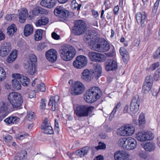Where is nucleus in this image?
Segmentation results:
<instances>
[{
	"instance_id": "f257e3e1",
	"label": "nucleus",
	"mask_w": 160,
	"mask_h": 160,
	"mask_svg": "<svg viewBox=\"0 0 160 160\" xmlns=\"http://www.w3.org/2000/svg\"><path fill=\"white\" fill-rule=\"evenodd\" d=\"M102 95L100 88L94 87L90 88L84 96V99L87 102L92 103L98 99Z\"/></svg>"
},
{
	"instance_id": "f03ea898",
	"label": "nucleus",
	"mask_w": 160,
	"mask_h": 160,
	"mask_svg": "<svg viewBox=\"0 0 160 160\" xmlns=\"http://www.w3.org/2000/svg\"><path fill=\"white\" fill-rule=\"evenodd\" d=\"M59 53L62 60L69 61L74 58L76 51L73 46L70 45H66L61 47Z\"/></svg>"
},
{
	"instance_id": "7ed1b4c3",
	"label": "nucleus",
	"mask_w": 160,
	"mask_h": 160,
	"mask_svg": "<svg viewBox=\"0 0 160 160\" xmlns=\"http://www.w3.org/2000/svg\"><path fill=\"white\" fill-rule=\"evenodd\" d=\"M89 43L90 48L92 50L100 52H107L110 49L109 43L106 41H104L97 44L93 40H91Z\"/></svg>"
},
{
	"instance_id": "20e7f679",
	"label": "nucleus",
	"mask_w": 160,
	"mask_h": 160,
	"mask_svg": "<svg viewBox=\"0 0 160 160\" xmlns=\"http://www.w3.org/2000/svg\"><path fill=\"white\" fill-rule=\"evenodd\" d=\"M136 135L137 139L138 141L141 142L150 140L154 138L153 134L149 132H139L136 134Z\"/></svg>"
},
{
	"instance_id": "39448f33",
	"label": "nucleus",
	"mask_w": 160,
	"mask_h": 160,
	"mask_svg": "<svg viewBox=\"0 0 160 160\" xmlns=\"http://www.w3.org/2000/svg\"><path fill=\"white\" fill-rule=\"evenodd\" d=\"M55 15L62 18V20L66 19L69 16V12L67 10L63 9L61 7H58L54 10Z\"/></svg>"
},
{
	"instance_id": "423d86ee",
	"label": "nucleus",
	"mask_w": 160,
	"mask_h": 160,
	"mask_svg": "<svg viewBox=\"0 0 160 160\" xmlns=\"http://www.w3.org/2000/svg\"><path fill=\"white\" fill-rule=\"evenodd\" d=\"M134 132L135 128L133 126L128 125L120 128L118 133L122 136H129L133 134Z\"/></svg>"
},
{
	"instance_id": "0eeeda50",
	"label": "nucleus",
	"mask_w": 160,
	"mask_h": 160,
	"mask_svg": "<svg viewBox=\"0 0 160 160\" xmlns=\"http://www.w3.org/2000/svg\"><path fill=\"white\" fill-rule=\"evenodd\" d=\"M73 80L71 79L69 81L68 83L71 85L72 88L69 91H72L71 94L73 95H79L80 93V82L76 81L73 83Z\"/></svg>"
},
{
	"instance_id": "6e6552de",
	"label": "nucleus",
	"mask_w": 160,
	"mask_h": 160,
	"mask_svg": "<svg viewBox=\"0 0 160 160\" xmlns=\"http://www.w3.org/2000/svg\"><path fill=\"white\" fill-rule=\"evenodd\" d=\"M88 56L90 59L94 62H101L104 61L106 59L105 55L98 52H90Z\"/></svg>"
},
{
	"instance_id": "1a4fd4ad",
	"label": "nucleus",
	"mask_w": 160,
	"mask_h": 160,
	"mask_svg": "<svg viewBox=\"0 0 160 160\" xmlns=\"http://www.w3.org/2000/svg\"><path fill=\"white\" fill-rule=\"evenodd\" d=\"M140 105V100L139 96L138 95L133 97L131 102L130 109L131 112L135 113L139 109Z\"/></svg>"
},
{
	"instance_id": "9d476101",
	"label": "nucleus",
	"mask_w": 160,
	"mask_h": 160,
	"mask_svg": "<svg viewBox=\"0 0 160 160\" xmlns=\"http://www.w3.org/2000/svg\"><path fill=\"white\" fill-rule=\"evenodd\" d=\"M11 49V44L10 42H5L2 44L0 48V55L2 57L7 56Z\"/></svg>"
},
{
	"instance_id": "9b49d317",
	"label": "nucleus",
	"mask_w": 160,
	"mask_h": 160,
	"mask_svg": "<svg viewBox=\"0 0 160 160\" xmlns=\"http://www.w3.org/2000/svg\"><path fill=\"white\" fill-rule=\"evenodd\" d=\"M90 72L93 78H94L97 80L101 76L102 73L101 66L98 63L95 64L93 65V69H90Z\"/></svg>"
},
{
	"instance_id": "f8f14e48",
	"label": "nucleus",
	"mask_w": 160,
	"mask_h": 160,
	"mask_svg": "<svg viewBox=\"0 0 160 160\" xmlns=\"http://www.w3.org/2000/svg\"><path fill=\"white\" fill-rule=\"evenodd\" d=\"M94 109V107L87 105L81 106V117L90 116Z\"/></svg>"
},
{
	"instance_id": "ddd939ff",
	"label": "nucleus",
	"mask_w": 160,
	"mask_h": 160,
	"mask_svg": "<svg viewBox=\"0 0 160 160\" xmlns=\"http://www.w3.org/2000/svg\"><path fill=\"white\" fill-rule=\"evenodd\" d=\"M105 69L107 71H114L118 68L117 62L113 59H108L105 63Z\"/></svg>"
},
{
	"instance_id": "4468645a",
	"label": "nucleus",
	"mask_w": 160,
	"mask_h": 160,
	"mask_svg": "<svg viewBox=\"0 0 160 160\" xmlns=\"http://www.w3.org/2000/svg\"><path fill=\"white\" fill-rule=\"evenodd\" d=\"M57 53L54 49H51L48 51L46 53V56L47 59L50 62H55L57 58Z\"/></svg>"
},
{
	"instance_id": "2eb2a0df",
	"label": "nucleus",
	"mask_w": 160,
	"mask_h": 160,
	"mask_svg": "<svg viewBox=\"0 0 160 160\" xmlns=\"http://www.w3.org/2000/svg\"><path fill=\"white\" fill-rule=\"evenodd\" d=\"M146 17V14L144 12L142 13L138 12L136 14V18L137 22L138 24H141L142 27H143L145 26Z\"/></svg>"
},
{
	"instance_id": "dca6fc26",
	"label": "nucleus",
	"mask_w": 160,
	"mask_h": 160,
	"mask_svg": "<svg viewBox=\"0 0 160 160\" xmlns=\"http://www.w3.org/2000/svg\"><path fill=\"white\" fill-rule=\"evenodd\" d=\"M128 156V154L125 151H118L115 153L114 158L115 160H125Z\"/></svg>"
},
{
	"instance_id": "f3484780",
	"label": "nucleus",
	"mask_w": 160,
	"mask_h": 160,
	"mask_svg": "<svg viewBox=\"0 0 160 160\" xmlns=\"http://www.w3.org/2000/svg\"><path fill=\"white\" fill-rule=\"evenodd\" d=\"M98 35L96 30H89L88 33H86V35L83 38V40L85 42H87L90 39H95Z\"/></svg>"
},
{
	"instance_id": "a211bd4d",
	"label": "nucleus",
	"mask_w": 160,
	"mask_h": 160,
	"mask_svg": "<svg viewBox=\"0 0 160 160\" xmlns=\"http://www.w3.org/2000/svg\"><path fill=\"white\" fill-rule=\"evenodd\" d=\"M59 100V97L58 95H56L54 97L52 96L51 97L49 100L48 105L49 106H52L51 109L52 111H54L56 109V107H57L58 103Z\"/></svg>"
},
{
	"instance_id": "6ab92c4d",
	"label": "nucleus",
	"mask_w": 160,
	"mask_h": 160,
	"mask_svg": "<svg viewBox=\"0 0 160 160\" xmlns=\"http://www.w3.org/2000/svg\"><path fill=\"white\" fill-rule=\"evenodd\" d=\"M137 141L134 138H127L126 149L132 150L134 149L137 146Z\"/></svg>"
},
{
	"instance_id": "aec40b11",
	"label": "nucleus",
	"mask_w": 160,
	"mask_h": 160,
	"mask_svg": "<svg viewBox=\"0 0 160 160\" xmlns=\"http://www.w3.org/2000/svg\"><path fill=\"white\" fill-rule=\"evenodd\" d=\"M0 119L2 120L8 114V105L7 103L2 102L0 103Z\"/></svg>"
},
{
	"instance_id": "412c9836",
	"label": "nucleus",
	"mask_w": 160,
	"mask_h": 160,
	"mask_svg": "<svg viewBox=\"0 0 160 160\" xmlns=\"http://www.w3.org/2000/svg\"><path fill=\"white\" fill-rule=\"evenodd\" d=\"M13 77H15L18 79L20 82L24 86H27L28 84L29 83V79L26 76H21L19 73L13 74Z\"/></svg>"
},
{
	"instance_id": "4be33fe9",
	"label": "nucleus",
	"mask_w": 160,
	"mask_h": 160,
	"mask_svg": "<svg viewBox=\"0 0 160 160\" xmlns=\"http://www.w3.org/2000/svg\"><path fill=\"white\" fill-rule=\"evenodd\" d=\"M56 0H42L40 2V5L43 7L51 8L56 5Z\"/></svg>"
},
{
	"instance_id": "5701e85b",
	"label": "nucleus",
	"mask_w": 160,
	"mask_h": 160,
	"mask_svg": "<svg viewBox=\"0 0 160 160\" xmlns=\"http://www.w3.org/2000/svg\"><path fill=\"white\" fill-rule=\"evenodd\" d=\"M28 11L25 8L21 9L19 11V18L20 22L23 23L26 21V18L28 16Z\"/></svg>"
},
{
	"instance_id": "b1692460",
	"label": "nucleus",
	"mask_w": 160,
	"mask_h": 160,
	"mask_svg": "<svg viewBox=\"0 0 160 160\" xmlns=\"http://www.w3.org/2000/svg\"><path fill=\"white\" fill-rule=\"evenodd\" d=\"M24 68L27 70L28 73L29 75H33L36 72V65L30 64L28 63H25Z\"/></svg>"
},
{
	"instance_id": "393cba45",
	"label": "nucleus",
	"mask_w": 160,
	"mask_h": 160,
	"mask_svg": "<svg viewBox=\"0 0 160 160\" xmlns=\"http://www.w3.org/2000/svg\"><path fill=\"white\" fill-rule=\"evenodd\" d=\"M27 157L26 151L24 150H22L17 154L13 160H26Z\"/></svg>"
},
{
	"instance_id": "a878e982",
	"label": "nucleus",
	"mask_w": 160,
	"mask_h": 160,
	"mask_svg": "<svg viewBox=\"0 0 160 160\" xmlns=\"http://www.w3.org/2000/svg\"><path fill=\"white\" fill-rule=\"evenodd\" d=\"M82 78L86 81H90L93 78L92 74L90 72V70L88 69L84 70L82 73Z\"/></svg>"
},
{
	"instance_id": "bb28decb",
	"label": "nucleus",
	"mask_w": 160,
	"mask_h": 160,
	"mask_svg": "<svg viewBox=\"0 0 160 160\" xmlns=\"http://www.w3.org/2000/svg\"><path fill=\"white\" fill-rule=\"evenodd\" d=\"M74 26L72 29V33L76 35H80V20L74 21Z\"/></svg>"
},
{
	"instance_id": "cd10ccee",
	"label": "nucleus",
	"mask_w": 160,
	"mask_h": 160,
	"mask_svg": "<svg viewBox=\"0 0 160 160\" xmlns=\"http://www.w3.org/2000/svg\"><path fill=\"white\" fill-rule=\"evenodd\" d=\"M33 28L32 25L27 24L25 27L24 29V34L25 36L27 37L31 35L33 32Z\"/></svg>"
},
{
	"instance_id": "c85d7f7f",
	"label": "nucleus",
	"mask_w": 160,
	"mask_h": 160,
	"mask_svg": "<svg viewBox=\"0 0 160 160\" xmlns=\"http://www.w3.org/2000/svg\"><path fill=\"white\" fill-rule=\"evenodd\" d=\"M120 53L122 56V58L124 62L126 63L129 59L128 53L127 50L124 48H120L119 50Z\"/></svg>"
},
{
	"instance_id": "c756f323",
	"label": "nucleus",
	"mask_w": 160,
	"mask_h": 160,
	"mask_svg": "<svg viewBox=\"0 0 160 160\" xmlns=\"http://www.w3.org/2000/svg\"><path fill=\"white\" fill-rule=\"evenodd\" d=\"M8 99L10 102L22 98L21 96L18 93L12 92L10 93L8 97Z\"/></svg>"
},
{
	"instance_id": "7c9ffc66",
	"label": "nucleus",
	"mask_w": 160,
	"mask_h": 160,
	"mask_svg": "<svg viewBox=\"0 0 160 160\" xmlns=\"http://www.w3.org/2000/svg\"><path fill=\"white\" fill-rule=\"evenodd\" d=\"M20 120V118L17 117L10 116L4 120V121L8 124H14L16 123Z\"/></svg>"
},
{
	"instance_id": "2f4dec72",
	"label": "nucleus",
	"mask_w": 160,
	"mask_h": 160,
	"mask_svg": "<svg viewBox=\"0 0 160 160\" xmlns=\"http://www.w3.org/2000/svg\"><path fill=\"white\" fill-rule=\"evenodd\" d=\"M144 148L146 151L152 152L156 148L155 144L153 142H148L144 145Z\"/></svg>"
},
{
	"instance_id": "473e14b6",
	"label": "nucleus",
	"mask_w": 160,
	"mask_h": 160,
	"mask_svg": "<svg viewBox=\"0 0 160 160\" xmlns=\"http://www.w3.org/2000/svg\"><path fill=\"white\" fill-rule=\"evenodd\" d=\"M48 22V19L45 17H42L35 23L36 26H40L41 25H45Z\"/></svg>"
},
{
	"instance_id": "72a5a7b5",
	"label": "nucleus",
	"mask_w": 160,
	"mask_h": 160,
	"mask_svg": "<svg viewBox=\"0 0 160 160\" xmlns=\"http://www.w3.org/2000/svg\"><path fill=\"white\" fill-rule=\"evenodd\" d=\"M12 76L14 78L12 80V85L13 87L18 90L20 89L21 88V85L19 81V80L16 77H13V74Z\"/></svg>"
},
{
	"instance_id": "f704fd0d",
	"label": "nucleus",
	"mask_w": 160,
	"mask_h": 160,
	"mask_svg": "<svg viewBox=\"0 0 160 160\" xmlns=\"http://www.w3.org/2000/svg\"><path fill=\"white\" fill-rule=\"evenodd\" d=\"M43 129V132L44 133L48 134H52L54 132L51 126H50L44 125L41 127Z\"/></svg>"
},
{
	"instance_id": "c9c22d12",
	"label": "nucleus",
	"mask_w": 160,
	"mask_h": 160,
	"mask_svg": "<svg viewBox=\"0 0 160 160\" xmlns=\"http://www.w3.org/2000/svg\"><path fill=\"white\" fill-rule=\"evenodd\" d=\"M127 138H120L118 141V144L120 147L126 149Z\"/></svg>"
},
{
	"instance_id": "e433bc0d",
	"label": "nucleus",
	"mask_w": 160,
	"mask_h": 160,
	"mask_svg": "<svg viewBox=\"0 0 160 160\" xmlns=\"http://www.w3.org/2000/svg\"><path fill=\"white\" fill-rule=\"evenodd\" d=\"M17 31V28L14 24H12L7 28V33L10 36L13 35Z\"/></svg>"
},
{
	"instance_id": "4c0bfd02",
	"label": "nucleus",
	"mask_w": 160,
	"mask_h": 160,
	"mask_svg": "<svg viewBox=\"0 0 160 160\" xmlns=\"http://www.w3.org/2000/svg\"><path fill=\"white\" fill-rule=\"evenodd\" d=\"M13 108H19L22 103V100L21 99H18L17 100H15L10 102Z\"/></svg>"
},
{
	"instance_id": "58836bf2",
	"label": "nucleus",
	"mask_w": 160,
	"mask_h": 160,
	"mask_svg": "<svg viewBox=\"0 0 160 160\" xmlns=\"http://www.w3.org/2000/svg\"><path fill=\"white\" fill-rule=\"evenodd\" d=\"M71 8L73 10H77L78 11L77 14L78 15L79 14V10L80 9V4L77 3L75 0H73L72 2Z\"/></svg>"
},
{
	"instance_id": "ea45409f",
	"label": "nucleus",
	"mask_w": 160,
	"mask_h": 160,
	"mask_svg": "<svg viewBox=\"0 0 160 160\" xmlns=\"http://www.w3.org/2000/svg\"><path fill=\"white\" fill-rule=\"evenodd\" d=\"M42 29H38L36 31L35 34V40L36 41H39L42 38Z\"/></svg>"
},
{
	"instance_id": "a19ab883",
	"label": "nucleus",
	"mask_w": 160,
	"mask_h": 160,
	"mask_svg": "<svg viewBox=\"0 0 160 160\" xmlns=\"http://www.w3.org/2000/svg\"><path fill=\"white\" fill-rule=\"evenodd\" d=\"M121 109V103L120 102H119L117 103V104L114 107L111 113L109 118H112L116 113V112L117 110Z\"/></svg>"
},
{
	"instance_id": "79ce46f5",
	"label": "nucleus",
	"mask_w": 160,
	"mask_h": 160,
	"mask_svg": "<svg viewBox=\"0 0 160 160\" xmlns=\"http://www.w3.org/2000/svg\"><path fill=\"white\" fill-rule=\"evenodd\" d=\"M37 60L36 57L34 54H31L29 56V60L26 63H28L30 64L36 65Z\"/></svg>"
},
{
	"instance_id": "37998d69",
	"label": "nucleus",
	"mask_w": 160,
	"mask_h": 160,
	"mask_svg": "<svg viewBox=\"0 0 160 160\" xmlns=\"http://www.w3.org/2000/svg\"><path fill=\"white\" fill-rule=\"evenodd\" d=\"M151 84L144 83L142 87V90L144 93H147L148 92L151 88L152 86Z\"/></svg>"
},
{
	"instance_id": "c03bdc74",
	"label": "nucleus",
	"mask_w": 160,
	"mask_h": 160,
	"mask_svg": "<svg viewBox=\"0 0 160 160\" xmlns=\"http://www.w3.org/2000/svg\"><path fill=\"white\" fill-rule=\"evenodd\" d=\"M139 125L142 126L145 123V119L144 115L143 113H141L139 115L138 119Z\"/></svg>"
},
{
	"instance_id": "a18cd8bd",
	"label": "nucleus",
	"mask_w": 160,
	"mask_h": 160,
	"mask_svg": "<svg viewBox=\"0 0 160 160\" xmlns=\"http://www.w3.org/2000/svg\"><path fill=\"white\" fill-rule=\"evenodd\" d=\"M87 63V58L83 55H81V68L85 66Z\"/></svg>"
},
{
	"instance_id": "49530a36",
	"label": "nucleus",
	"mask_w": 160,
	"mask_h": 160,
	"mask_svg": "<svg viewBox=\"0 0 160 160\" xmlns=\"http://www.w3.org/2000/svg\"><path fill=\"white\" fill-rule=\"evenodd\" d=\"M74 113L78 117H80V106L75 105L74 106Z\"/></svg>"
},
{
	"instance_id": "de8ad7c7",
	"label": "nucleus",
	"mask_w": 160,
	"mask_h": 160,
	"mask_svg": "<svg viewBox=\"0 0 160 160\" xmlns=\"http://www.w3.org/2000/svg\"><path fill=\"white\" fill-rule=\"evenodd\" d=\"M87 30L86 24L83 20H81V34H82Z\"/></svg>"
},
{
	"instance_id": "09e8293b",
	"label": "nucleus",
	"mask_w": 160,
	"mask_h": 160,
	"mask_svg": "<svg viewBox=\"0 0 160 160\" xmlns=\"http://www.w3.org/2000/svg\"><path fill=\"white\" fill-rule=\"evenodd\" d=\"M6 72L2 67H0V81L4 80L6 78Z\"/></svg>"
},
{
	"instance_id": "8fccbe9b",
	"label": "nucleus",
	"mask_w": 160,
	"mask_h": 160,
	"mask_svg": "<svg viewBox=\"0 0 160 160\" xmlns=\"http://www.w3.org/2000/svg\"><path fill=\"white\" fill-rule=\"evenodd\" d=\"M80 55L78 56L76 58V60L73 62V65L74 67L79 68L80 67Z\"/></svg>"
},
{
	"instance_id": "3c124183",
	"label": "nucleus",
	"mask_w": 160,
	"mask_h": 160,
	"mask_svg": "<svg viewBox=\"0 0 160 160\" xmlns=\"http://www.w3.org/2000/svg\"><path fill=\"white\" fill-rule=\"evenodd\" d=\"M27 118L29 121H31L34 120L35 118V113L32 111L28 113Z\"/></svg>"
},
{
	"instance_id": "603ef678",
	"label": "nucleus",
	"mask_w": 160,
	"mask_h": 160,
	"mask_svg": "<svg viewBox=\"0 0 160 160\" xmlns=\"http://www.w3.org/2000/svg\"><path fill=\"white\" fill-rule=\"evenodd\" d=\"M38 90L42 92H44L46 91V87L44 83H41L37 85Z\"/></svg>"
},
{
	"instance_id": "864d4df0",
	"label": "nucleus",
	"mask_w": 160,
	"mask_h": 160,
	"mask_svg": "<svg viewBox=\"0 0 160 160\" xmlns=\"http://www.w3.org/2000/svg\"><path fill=\"white\" fill-rule=\"evenodd\" d=\"M47 100L45 99L42 98L41 99L40 104V108L41 109H45L46 108V106Z\"/></svg>"
},
{
	"instance_id": "5fc2aeb1",
	"label": "nucleus",
	"mask_w": 160,
	"mask_h": 160,
	"mask_svg": "<svg viewBox=\"0 0 160 160\" xmlns=\"http://www.w3.org/2000/svg\"><path fill=\"white\" fill-rule=\"evenodd\" d=\"M153 82V79L151 76H148L146 78L145 82L144 83H146L152 85Z\"/></svg>"
},
{
	"instance_id": "6e6d98bb",
	"label": "nucleus",
	"mask_w": 160,
	"mask_h": 160,
	"mask_svg": "<svg viewBox=\"0 0 160 160\" xmlns=\"http://www.w3.org/2000/svg\"><path fill=\"white\" fill-rule=\"evenodd\" d=\"M88 150L89 148L88 147H84L82 148L81 150V157L87 154Z\"/></svg>"
},
{
	"instance_id": "4d7b16f0",
	"label": "nucleus",
	"mask_w": 160,
	"mask_h": 160,
	"mask_svg": "<svg viewBox=\"0 0 160 160\" xmlns=\"http://www.w3.org/2000/svg\"><path fill=\"white\" fill-rule=\"evenodd\" d=\"M45 43L44 42L40 43L38 45L37 48L38 51H42L46 47Z\"/></svg>"
},
{
	"instance_id": "13d9d810",
	"label": "nucleus",
	"mask_w": 160,
	"mask_h": 160,
	"mask_svg": "<svg viewBox=\"0 0 160 160\" xmlns=\"http://www.w3.org/2000/svg\"><path fill=\"white\" fill-rule=\"evenodd\" d=\"M42 9V8L40 7H36L32 11L33 15H38L39 13H40V11Z\"/></svg>"
},
{
	"instance_id": "bf43d9fd",
	"label": "nucleus",
	"mask_w": 160,
	"mask_h": 160,
	"mask_svg": "<svg viewBox=\"0 0 160 160\" xmlns=\"http://www.w3.org/2000/svg\"><path fill=\"white\" fill-rule=\"evenodd\" d=\"M54 130L58 133H59L60 131L59 123L58 121L56 119H55V128Z\"/></svg>"
},
{
	"instance_id": "052dcab7",
	"label": "nucleus",
	"mask_w": 160,
	"mask_h": 160,
	"mask_svg": "<svg viewBox=\"0 0 160 160\" xmlns=\"http://www.w3.org/2000/svg\"><path fill=\"white\" fill-rule=\"evenodd\" d=\"M95 148L97 150L104 149L106 148V145L103 143L99 142V145L96 147Z\"/></svg>"
},
{
	"instance_id": "680f3d73",
	"label": "nucleus",
	"mask_w": 160,
	"mask_h": 160,
	"mask_svg": "<svg viewBox=\"0 0 160 160\" xmlns=\"http://www.w3.org/2000/svg\"><path fill=\"white\" fill-rule=\"evenodd\" d=\"M17 51L14 50L12 51L9 55L12 58H14V60H15L17 57Z\"/></svg>"
},
{
	"instance_id": "e2e57ef3",
	"label": "nucleus",
	"mask_w": 160,
	"mask_h": 160,
	"mask_svg": "<svg viewBox=\"0 0 160 160\" xmlns=\"http://www.w3.org/2000/svg\"><path fill=\"white\" fill-rule=\"evenodd\" d=\"M36 96V92L34 90L30 91L29 94V97L30 98H35Z\"/></svg>"
},
{
	"instance_id": "0e129e2a",
	"label": "nucleus",
	"mask_w": 160,
	"mask_h": 160,
	"mask_svg": "<svg viewBox=\"0 0 160 160\" xmlns=\"http://www.w3.org/2000/svg\"><path fill=\"white\" fill-rule=\"evenodd\" d=\"M12 139V137L11 136L8 135L4 138L3 139L6 142H9Z\"/></svg>"
},
{
	"instance_id": "69168bd1",
	"label": "nucleus",
	"mask_w": 160,
	"mask_h": 160,
	"mask_svg": "<svg viewBox=\"0 0 160 160\" xmlns=\"http://www.w3.org/2000/svg\"><path fill=\"white\" fill-rule=\"evenodd\" d=\"M28 136V134L27 133H26L23 135H18V138L20 140H22L24 139L26 137H27Z\"/></svg>"
},
{
	"instance_id": "338daca9",
	"label": "nucleus",
	"mask_w": 160,
	"mask_h": 160,
	"mask_svg": "<svg viewBox=\"0 0 160 160\" xmlns=\"http://www.w3.org/2000/svg\"><path fill=\"white\" fill-rule=\"evenodd\" d=\"M52 37L53 39L56 40H58L60 38L59 36L54 32L52 33Z\"/></svg>"
},
{
	"instance_id": "774afa93",
	"label": "nucleus",
	"mask_w": 160,
	"mask_h": 160,
	"mask_svg": "<svg viewBox=\"0 0 160 160\" xmlns=\"http://www.w3.org/2000/svg\"><path fill=\"white\" fill-rule=\"evenodd\" d=\"M159 66V63L157 62L154 64H152L150 68V69L152 70H154L156 68H158Z\"/></svg>"
}]
</instances>
